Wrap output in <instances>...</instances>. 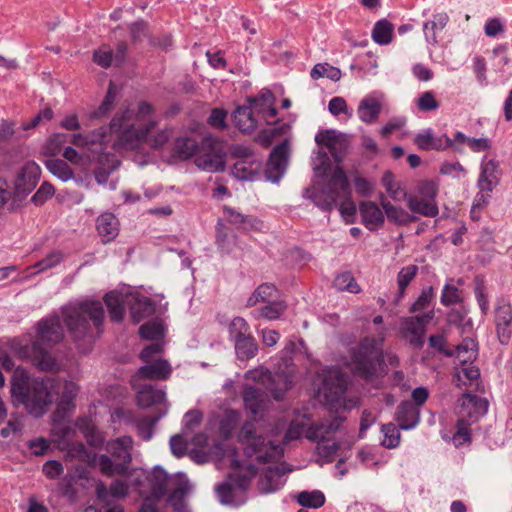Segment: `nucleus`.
Returning <instances> with one entry per match:
<instances>
[{
    "instance_id": "nucleus-1",
    "label": "nucleus",
    "mask_w": 512,
    "mask_h": 512,
    "mask_svg": "<svg viewBox=\"0 0 512 512\" xmlns=\"http://www.w3.org/2000/svg\"><path fill=\"white\" fill-rule=\"evenodd\" d=\"M159 125L156 110L152 104L140 101L134 108L118 111L112 118L109 131L115 135L113 147L134 149L141 139L148 136Z\"/></svg>"
},
{
    "instance_id": "nucleus-2",
    "label": "nucleus",
    "mask_w": 512,
    "mask_h": 512,
    "mask_svg": "<svg viewBox=\"0 0 512 512\" xmlns=\"http://www.w3.org/2000/svg\"><path fill=\"white\" fill-rule=\"evenodd\" d=\"M59 388V383L53 378L33 380L27 386L14 382L11 395L22 403L31 415L40 417L49 409Z\"/></svg>"
},
{
    "instance_id": "nucleus-3",
    "label": "nucleus",
    "mask_w": 512,
    "mask_h": 512,
    "mask_svg": "<svg viewBox=\"0 0 512 512\" xmlns=\"http://www.w3.org/2000/svg\"><path fill=\"white\" fill-rule=\"evenodd\" d=\"M64 311L68 330L76 341L84 338L88 333L89 322L87 317L98 327L101 325L104 316L103 307L98 301H85L68 306Z\"/></svg>"
},
{
    "instance_id": "nucleus-4",
    "label": "nucleus",
    "mask_w": 512,
    "mask_h": 512,
    "mask_svg": "<svg viewBox=\"0 0 512 512\" xmlns=\"http://www.w3.org/2000/svg\"><path fill=\"white\" fill-rule=\"evenodd\" d=\"M415 192L417 196L402 193L408 209L412 213H417L425 217H436L439 214V208L436 203L438 195V186L431 180H422L416 184Z\"/></svg>"
},
{
    "instance_id": "nucleus-5",
    "label": "nucleus",
    "mask_w": 512,
    "mask_h": 512,
    "mask_svg": "<svg viewBox=\"0 0 512 512\" xmlns=\"http://www.w3.org/2000/svg\"><path fill=\"white\" fill-rule=\"evenodd\" d=\"M245 454L248 457L256 456L260 462H268L273 456L280 453L279 447L271 441H266L262 434H259L252 422L245 423L238 435Z\"/></svg>"
},
{
    "instance_id": "nucleus-6",
    "label": "nucleus",
    "mask_w": 512,
    "mask_h": 512,
    "mask_svg": "<svg viewBox=\"0 0 512 512\" xmlns=\"http://www.w3.org/2000/svg\"><path fill=\"white\" fill-rule=\"evenodd\" d=\"M380 342L374 339H365L357 351L353 352L349 363L351 371L363 378H371L381 365Z\"/></svg>"
},
{
    "instance_id": "nucleus-7",
    "label": "nucleus",
    "mask_w": 512,
    "mask_h": 512,
    "mask_svg": "<svg viewBox=\"0 0 512 512\" xmlns=\"http://www.w3.org/2000/svg\"><path fill=\"white\" fill-rule=\"evenodd\" d=\"M434 316V310H430L422 315L403 317L399 325L400 337L413 348L421 349L424 346L427 325Z\"/></svg>"
},
{
    "instance_id": "nucleus-8",
    "label": "nucleus",
    "mask_w": 512,
    "mask_h": 512,
    "mask_svg": "<svg viewBox=\"0 0 512 512\" xmlns=\"http://www.w3.org/2000/svg\"><path fill=\"white\" fill-rule=\"evenodd\" d=\"M195 165L202 171L218 173L225 170V153L212 137H205L195 157Z\"/></svg>"
},
{
    "instance_id": "nucleus-9",
    "label": "nucleus",
    "mask_w": 512,
    "mask_h": 512,
    "mask_svg": "<svg viewBox=\"0 0 512 512\" xmlns=\"http://www.w3.org/2000/svg\"><path fill=\"white\" fill-rule=\"evenodd\" d=\"M249 485L250 478L246 476H229L227 481L219 484L215 490L221 504L240 506L247 501Z\"/></svg>"
},
{
    "instance_id": "nucleus-10",
    "label": "nucleus",
    "mask_w": 512,
    "mask_h": 512,
    "mask_svg": "<svg viewBox=\"0 0 512 512\" xmlns=\"http://www.w3.org/2000/svg\"><path fill=\"white\" fill-rule=\"evenodd\" d=\"M234 153L241 158L234 163L231 169L232 175L239 180L253 181L260 172L261 163L252 157L248 148L238 147Z\"/></svg>"
},
{
    "instance_id": "nucleus-11",
    "label": "nucleus",
    "mask_w": 512,
    "mask_h": 512,
    "mask_svg": "<svg viewBox=\"0 0 512 512\" xmlns=\"http://www.w3.org/2000/svg\"><path fill=\"white\" fill-rule=\"evenodd\" d=\"M16 354L22 359H29L41 371L52 372L60 367L56 359L39 343H34L31 347H21L16 350Z\"/></svg>"
},
{
    "instance_id": "nucleus-12",
    "label": "nucleus",
    "mask_w": 512,
    "mask_h": 512,
    "mask_svg": "<svg viewBox=\"0 0 512 512\" xmlns=\"http://www.w3.org/2000/svg\"><path fill=\"white\" fill-rule=\"evenodd\" d=\"M289 144L287 141L277 145L270 153L266 177L271 182H278L285 173L289 158Z\"/></svg>"
},
{
    "instance_id": "nucleus-13",
    "label": "nucleus",
    "mask_w": 512,
    "mask_h": 512,
    "mask_svg": "<svg viewBox=\"0 0 512 512\" xmlns=\"http://www.w3.org/2000/svg\"><path fill=\"white\" fill-rule=\"evenodd\" d=\"M488 406L489 403L485 398L465 393L458 400V414L461 418L475 422L487 413Z\"/></svg>"
},
{
    "instance_id": "nucleus-14",
    "label": "nucleus",
    "mask_w": 512,
    "mask_h": 512,
    "mask_svg": "<svg viewBox=\"0 0 512 512\" xmlns=\"http://www.w3.org/2000/svg\"><path fill=\"white\" fill-rule=\"evenodd\" d=\"M171 373L172 367L170 363L166 359L158 358L154 361L146 362L145 365L138 369L132 377V385L136 387L137 382L141 379L166 380L170 377Z\"/></svg>"
},
{
    "instance_id": "nucleus-15",
    "label": "nucleus",
    "mask_w": 512,
    "mask_h": 512,
    "mask_svg": "<svg viewBox=\"0 0 512 512\" xmlns=\"http://www.w3.org/2000/svg\"><path fill=\"white\" fill-rule=\"evenodd\" d=\"M347 388V379L339 368L332 367L327 370L319 392L328 400L338 399Z\"/></svg>"
},
{
    "instance_id": "nucleus-16",
    "label": "nucleus",
    "mask_w": 512,
    "mask_h": 512,
    "mask_svg": "<svg viewBox=\"0 0 512 512\" xmlns=\"http://www.w3.org/2000/svg\"><path fill=\"white\" fill-rule=\"evenodd\" d=\"M306 198L311 199L316 206L323 210L332 209L338 199V193L331 184H314L304 192Z\"/></svg>"
},
{
    "instance_id": "nucleus-17",
    "label": "nucleus",
    "mask_w": 512,
    "mask_h": 512,
    "mask_svg": "<svg viewBox=\"0 0 512 512\" xmlns=\"http://www.w3.org/2000/svg\"><path fill=\"white\" fill-rule=\"evenodd\" d=\"M317 144L322 145L329 149L335 161L342 160V154L347 148L348 141L344 134L338 133L335 130L320 131L315 135Z\"/></svg>"
},
{
    "instance_id": "nucleus-18",
    "label": "nucleus",
    "mask_w": 512,
    "mask_h": 512,
    "mask_svg": "<svg viewBox=\"0 0 512 512\" xmlns=\"http://www.w3.org/2000/svg\"><path fill=\"white\" fill-rule=\"evenodd\" d=\"M495 324L498 339L502 344H508L511 338L512 307L505 300H500L495 309Z\"/></svg>"
},
{
    "instance_id": "nucleus-19",
    "label": "nucleus",
    "mask_w": 512,
    "mask_h": 512,
    "mask_svg": "<svg viewBox=\"0 0 512 512\" xmlns=\"http://www.w3.org/2000/svg\"><path fill=\"white\" fill-rule=\"evenodd\" d=\"M359 213L363 225L370 231L381 229L385 223V213L374 201H363L359 204Z\"/></svg>"
},
{
    "instance_id": "nucleus-20",
    "label": "nucleus",
    "mask_w": 512,
    "mask_h": 512,
    "mask_svg": "<svg viewBox=\"0 0 512 512\" xmlns=\"http://www.w3.org/2000/svg\"><path fill=\"white\" fill-rule=\"evenodd\" d=\"M414 143L421 150L445 151L451 146L450 138L446 134L437 136L431 128H427L414 137Z\"/></svg>"
},
{
    "instance_id": "nucleus-21",
    "label": "nucleus",
    "mask_w": 512,
    "mask_h": 512,
    "mask_svg": "<svg viewBox=\"0 0 512 512\" xmlns=\"http://www.w3.org/2000/svg\"><path fill=\"white\" fill-rule=\"evenodd\" d=\"M136 390V402L140 408L147 409L156 405L166 403V392L154 385L140 387L139 382L134 387Z\"/></svg>"
},
{
    "instance_id": "nucleus-22",
    "label": "nucleus",
    "mask_w": 512,
    "mask_h": 512,
    "mask_svg": "<svg viewBox=\"0 0 512 512\" xmlns=\"http://www.w3.org/2000/svg\"><path fill=\"white\" fill-rule=\"evenodd\" d=\"M38 340L35 343L56 344L63 339V330L60 326L59 319L51 317L39 322L37 326Z\"/></svg>"
},
{
    "instance_id": "nucleus-23",
    "label": "nucleus",
    "mask_w": 512,
    "mask_h": 512,
    "mask_svg": "<svg viewBox=\"0 0 512 512\" xmlns=\"http://www.w3.org/2000/svg\"><path fill=\"white\" fill-rule=\"evenodd\" d=\"M449 22V16L445 12L436 13L432 19L423 23V36L429 46L435 47L438 45L439 33L442 32Z\"/></svg>"
},
{
    "instance_id": "nucleus-24",
    "label": "nucleus",
    "mask_w": 512,
    "mask_h": 512,
    "mask_svg": "<svg viewBox=\"0 0 512 512\" xmlns=\"http://www.w3.org/2000/svg\"><path fill=\"white\" fill-rule=\"evenodd\" d=\"M343 419L335 417L331 420L321 421L318 424L311 425L305 433L310 441L332 439V435L340 430Z\"/></svg>"
},
{
    "instance_id": "nucleus-25",
    "label": "nucleus",
    "mask_w": 512,
    "mask_h": 512,
    "mask_svg": "<svg viewBox=\"0 0 512 512\" xmlns=\"http://www.w3.org/2000/svg\"><path fill=\"white\" fill-rule=\"evenodd\" d=\"M40 173V167L36 163H27L17 176L15 186L18 193L27 194L31 192L38 183Z\"/></svg>"
},
{
    "instance_id": "nucleus-26",
    "label": "nucleus",
    "mask_w": 512,
    "mask_h": 512,
    "mask_svg": "<svg viewBox=\"0 0 512 512\" xmlns=\"http://www.w3.org/2000/svg\"><path fill=\"white\" fill-rule=\"evenodd\" d=\"M284 474L285 472L278 467H267L259 479V492L269 494L279 490L285 483Z\"/></svg>"
},
{
    "instance_id": "nucleus-27",
    "label": "nucleus",
    "mask_w": 512,
    "mask_h": 512,
    "mask_svg": "<svg viewBox=\"0 0 512 512\" xmlns=\"http://www.w3.org/2000/svg\"><path fill=\"white\" fill-rule=\"evenodd\" d=\"M500 181V171L495 160H488L482 163L481 173L478 180V187L481 192L490 193Z\"/></svg>"
},
{
    "instance_id": "nucleus-28",
    "label": "nucleus",
    "mask_w": 512,
    "mask_h": 512,
    "mask_svg": "<svg viewBox=\"0 0 512 512\" xmlns=\"http://www.w3.org/2000/svg\"><path fill=\"white\" fill-rule=\"evenodd\" d=\"M128 484L124 481L116 480L108 489L103 482H98L96 485L97 499L104 505H110V498H125L128 495Z\"/></svg>"
},
{
    "instance_id": "nucleus-29",
    "label": "nucleus",
    "mask_w": 512,
    "mask_h": 512,
    "mask_svg": "<svg viewBox=\"0 0 512 512\" xmlns=\"http://www.w3.org/2000/svg\"><path fill=\"white\" fill-rule=\"evenodd\" d=\"M380 204L384 210L387 219L395 225H407L417 220V218L401 206L393 205L387 201L384 195L380 196Z\"/></svg>"
},
{
    "instance_id": "nucleus-30",
    "label": "nucleus",
    "mask_w": 512,
    "mask_h": 512,
    "mask_svg": "<svg viewBox=\"0 0 512 512\" xmlns=\"http://www.w3.org/2000/svg\"><path fill=\"white\" fill-rule=\"evenodd\" d=\"M96 228L103 241L109 242L119 234V221L113 213L105 212L97 218Z\"/></svg>"
},
{
    "instance_id": "nucleus-31",
    "label": "nucleus",
    "mask_w": 512,
    "mask_h": 512,
    "mask_svg": "<svg viewBox=\"0 0 512 512\" xmlns=\"http://www.w3.org/2000/svg\"><path fill=\"white\" fill-rule=\"evenodd\" d=\"M242 396L245 408L255 417L267 408L268 400L254 387H245Z\"/></svg>"
},
{
    "instance_id": "nucleus-32",
    "label": "nucleus",
    "mask_w": 512,
    "mask_h": 512,
    "mask_svg": "<svg viewBox=\"0 0 512 512\" xmlns=\"http://www.w3.org/2000/svg\"><path fill=\"white\" fill-rule=\"evenodd\" d=\"M150 486V496L154 500L161 499L171 480L168 474L161 467H155L147 477Z\"/></svg>"
},
{
    "instance_id": "nucleus-33",
    "label": "nucleus",
    "mask_w": 512,
    "mask_h": 512,
    "mask_svg": "<svg viewBox=\"0 0 512 512\" xmlns=\"http://www.w3.org/2000/svg\"><path fill=\"white\" fill-rule=\"evenodd\" d=\"M132 446V438L129 436H123L109 442L107 449L116 459L121 461L120 464H124L127 467V464L132 460Z\"/></svg>"
},
{
    "instance_id": "nucleus-34",
    "label": "nucleus",
    "mask_w": 512,
    "mask_h": 512,
    "mask_svg": "<svg viewBox=\"0 0 512 512\" xmlns=\"http://www.w3.org/2000/svg\"><path fill=\"white\" fill-rule=\"evenodd\" d=\"M419 409L410 402H403L399 405L396 420L403 430L414 428L419 422Z\"/></svg>"
},
{
    "instance_id": "nucleus-35",
    "label": "nucleus",
    "mask_w": 512,
    "mask_h": 512,
    "mask_svg": "<svg viewBox=\"0 0 512 512\" xmlns=\"http://www.w3.org/2000/svg\"><path fill=\"white\" fill-rule=\"evenodd\" d=\"M256 116L251 104L245 107H238L232 115L234 124L244 132L255 130L259 121Z\"/></svg>"
},
{
    "instance_id": "nucleus-36",
    "label": "nucleus",
    "mask_w": 512,
    "mask_h": 512,
    "mask_svg": "<svg viewBox=\"0 0 512 512\" xmlns=\"http://www.w3.org/2000/svg\"><path fill=\"white\" fill-rule=\"evenodd\" d=\"M173 480L176 486L168 498L172 508L185 504V497L192 490V485L184 473H177Z\"/></svg>"
},
{
    "instance_id": "nucleus-37",
    "label": "nucleus",
    "mask_w": 512,
    "mask_h": 512,
    "mask_svg": "<svg viewBox=\"0 0 512 512\" xmlns=\"http://www.w3.org/2000/svg\"><path fill=\"white\" fill-rule=\"evenodd\" d=\"M382 109L379 100L373 97H365L361 100L357 114L361 121L365 123H373L377 120Z\"/></svg>"
},
{
    "instance_id": "nucleus-38",
    "label": "nucleus",
    "mask_w": 512,
    "mask_h": 512,
    "mask_svg": "<svg viewBox=\"0 0 512 512\" xmlns=\"http://www.w3.org/2000/svg\"><path fill=\"white\" fill-rule=\"evenodd\" d=\"M418 272V267L416 265H407L400 269V271L397 274V286L398 291L396 293V296L393 300L394 305H399L401 300L405 296L406 288L409 286V284L412 282V280L416 277Z\"/></svg>"
},
{
    "instance_id": "nucleus-39",
    "label": "nucleus",
    "mask_w": 512,
    "mask_h": 512,
    "mask_svg": "<svg viewBox=\"0 0 512 512\" xmlns=\"http://www.w3.org/2000/svg\"><path fill=\"white\" fill-rule=\"evenodd\" d=\"M131 305V317L135 323H139L145 317L152 315L155 311L154 303L146 296H134Z\"/></svg>"
},
{
    "instance_id": "nucleus-40",
    "label": "nucleus",
    "mask_w": 512,
    "mask_h": 512,
    "mask_svg": "<svg viewBox=\"0 0 512 512\" xmlns=\"http://www.w3.org/2000/svg\"><path fill=\"white\" fill-rule=\"evenodd\" d=\"M233 341L238 359L249 360L256 355L258 346L251 335L236 338Z\"/></svg>"
},
{
    "instance_id": "nucleus-41",
    "label": "nucleus",
    "mask_w": 512,
    "mask_h": 512,
    "mask_svg": "<svg viewBox=\"0 0 512 512\" xmlns=\"http://www.w3.org/2000/svg\"><path fill=\"white\" fill-rule=\"evenodd\" d=\"M477 354L478 345L471 338H466L459 345H457L454 353L455 357L462 365L474 361L477 357Z\"/></svg>"
},
{
    "instance_id": "nucleus-42",
    "label": "nucleus",
    "mask_w": 512,
    "mask_h": 512,
    "mask_svg": "<svg viewBox=\"0 0 512 512\" xmlns=\"http://www.w3.org/2000/svg\"><path fill=\"white\" fill-rule=\"evenodd\" d=\"M45 166L53 176L62 182L74 179L73 169L62 159H49L45 162Z\"/></svg>"
},
{
    "instance_id": "nucleus-43",
    "label": "nucleus",
    "mask_w": 512,
    "mask_h": 512,
    "mask_svg": "<svg viewBox=\"0 0 512 512\" xmlns=\"http://www.w3.org/2000/svg\"><path fill=\"white\" fill-rule=\"evenodd\" d=\"M479 378H480V371L478 367L469 364V365H463L460 369L456 372V385L458 387L467 386V385H475L476 387L479 386Z\"/></svg>"
},
{
    "instance_id": "nucleus-44",
    "label": "nucleus",
    "mask_w": 512,
    "mask_h": 512,
    "mask_svg": "<svg viewBox=\"0 0 512 512\" xmlns=\"http://www.w3.org/2000/svg\"><path fill=\"white\" fill-rule=\"evenodd\" d=\"M124 296L117 292H109L105 296V303L113 321L120 322L124 316Z\"/></svg>"
},
{
    "instance_id": "nucleus-45",
    "label": "nucleus",
    "mask_w": 512,
    "mask_h": 512,
    "mask_svg": "<svg viewBox=\"0 0 512 512\" xmlns=\"http://www.w3.org/2000/svg\"><path fill=\"white\" fill-rule=\"evenodd\" d=\"M200 145L186 137L177 138L174 145L175 155L181 160L190 159L199 152Z\"/></svg>"
},
{
    "instance_id": "nucleus-46",
    "label": "nucleus",
    "mask_w": 512,
    "mask_h": 512,
    "mask_svg": "<svg viewBox=\"0 0 512 512\" xmlns=\"http://www.w3.org/2000/svg\"><path fill=\"white\" fill-rule=\"evenodd\" d=\"M393 30L394 27L388 20H379L373 28L372 39L379 45H388L392 41Z\"/></svg>"
},
{
    "instance_id": "nucleus-47",
    "label": "nucleus",
    "mask_w": 512,
    "mask_h": 512,
    "mask_svg": "<svg viewBox=\"0 0 512 512\" xmlns=\"http://www.w3.org/2000/svg\"><path fill=\"white\" fill-rule=\"evenodd\" d=\"M79 387L72 381H65L63 383V390L61 392L60 400L57 404L58 410L64 412L74 407V400L78 394Z\"/></svg>"
},
{
    "instance_id": "nucleus-48",
    "label": "nucleus",
    "mask_w": 512,
    "mask_h": 512,
    "mask_svg": "<svg viewBox=\"0 0 512 512\" xmlns=\"http://www.w3.org/2000/svg\"><path fill=\"white\" fill-rule=\"evenodd\" d=\"M64 259V255L61 251L55 250L46 255L45 258L36 262L29 269H35L34 272L30 273V276H34L38 273L44 272L46 270L52 269L59 265Z\"/></svg>"
},
{
    "instance_id": "nucleus-49",
    "label": "nucleus",
    "mask_w": 512,
    "mask_h": 512,
    "mask_svg": "<svg viewBox=\"0 0 512 512\" xmlns=\"http://www.w3.org/2000/svg\"><path fill=\"white\" fill-rule=\"evenodd\" d=\"M317 454L321 464L332 462L339 449V444L334 439L318 440Z\"/></svg>"
},
{
    "instance_id": "nucleus-50",
    "label": "nucleus",
    "mask_w": 512,
    "mask_h": 512,
    "mask_svg": "<svg viewBox=\"0 0 512 512\" xmlns=\"http://www.w3.org/2000/svg\"><path fill=\"white\" fill-rule=\"evenodd\" d=\"M96 465L107 476L122 475L127 471L124 464H115L107 455L102 454L96 458Z\"/></svg>"
},
{
    "instance_id": "nucleus-51",
    "label": "nucleus",
    "mask_w": 512,
    "mask_h": 512,
    "mask_svg": "<svg viewBox=\"0 0 512 512\" xmlns=\"http://www.w3.org/2000/svg\"><path fill=\"white\" fill-rule=\"evenodd\" d=\"M298 503L307 508H320L325 503V496L319 490L303 491L297 496Z\"/></svg>"
},
{
    "instance_id": "nucleus-52",
    "label": "nucleus",
    "mask_w": 512,
    "mask_h": 512,
    "mask_svg": "<svg viewBox=\"0 0 512 512\" xmlns=\"http://www.w3.org/2000/svg\"><path fill=\"white\" fill-rule=\"evenodd\" d=\"M106 133L104 129H99L91 134L84 135L81 133L73 134L71 138L72 144L77 147H87L92 144L102 143L105 141Z\"/></svg>"
},
{
    "instance_id": "nucleus-53",
    "label": "nucleus",
    "mask_w": 512,
    "mask_h": 512,
    "mask_svg": "<svg viewBox=\"0 0 512 512\" xmlns=\"http://www.w3.org/2000/svg\"><path fill=\"white\" fill-rule=\"evenodd\" d=\"M172 131L170 128H161L153 130L147 137L142 138L141 142L147 143L151 148L158 149L163 147L170 139Z\"/></svg>"
},
{
    "instance_id": "nucleus-54",
    "label": "nucleus",
    "mask_w": 512,
    "mask_h": 512,
    "mask_svg": "<svg viewBox=\"0 0 512 512\" xmlns=\"http://www.w3.org/2000/svg\"><path fill=\"white\" fill-rule=\"evenodd\" d=\"M276 288L272 284H261L255 292L248 298L247 306L252 307L260 302H267L274 297Z\"/></svg>"
},
{
    "instance_id": "nucleus-55",
    "label": "nucleus",
    "mask_w": 512,
    "mask_h": 512,
    "mask_svg": "<svg viewBox=\"0 0 512 512\" xmlns=\"http://www.w3.org/2000/svg\"><path fill=\"white\" fill-rule=\"evenodd\" d=\"M115 100H116V91L115 86L111 82L109 84L107 93L100 104V106L91 114V117L93 118H101L106 116L115 106Z\"/></svg>"
},
{
    "instance_id": "nucleus-56",
    "label": "nucleus",
    "mask_w": 512,
    "mask_h": 512,
    "mask_svg": "<svg viewBox=\"0 0 512 512\" xmlns=\"http://www.w3.org/2000/svg\"><path fill=\"white\" fill-rule=\"evenodd\" d=\"M224 215L228 222L238 227H254L255 223L257 222L256 219H252L250 216L244 215L241 212H238L237 210L230 207L224 208Z\"/></svg>"
},
{
    "instance_id": "nucleus-57",
    "label": "nucleus",
    "mask_w": 512,
    "mask_h": 512,
    "mask_svg": "<svg viewBox=\"0 0 512 512\" xmlns=\"http://www.w3.org/2000/svg\"><path fill=\"white\" fill-rule=\"evenodd\" d=\"M140 335L146 340L159 341L165 335V328L161 322H148L139 329Z\"/></svg>"
},
{
    "instance_id": "nucleus-58",
    "label": "nucleus",
    "mask_w": 512,
    "mask_h": 512,
    "mask_svg": "<svg viewBox=\"0 0 512 512\" xmlns=\"http://www.w3.org/2000/svg\"><path fill=\"white\" fill-rule=\"evenodd\" d=\"M334 284L338 290L348 291L353 294H357L361 291L360 286L350 272L339 274L336 277Z\"/></svg>"
},
{
    "instance_id": "nucleus-59",
    "label": "nucleus",
    "mask_w": 512,
    "mask_h": 512,
    "mask_svg": "<svg viewBox=\"0 0 512 512\" xmlns=\"http://www.w3.org/2000/svg\"><path fill=\"white\" fill-rule=\"evenodd\" d=\"M311 77L313 79L327 77L333 81H338L341 78V71L338 68L328 64L319 63L313 67L311 71Z\"/></svg>"
},
{
    "instance_id": "nucleus-60",
    "label": "nucleus",
    "mask_w": 512,
    "mask_h": 512,
    "mask_svg": "<svg viewBox=\"0 0 512 512\" xmlns=\"http://www.w3.org/2000/svg\"><path fill=\"white\" fill-rule=\"evenodd\" d=\"M383 440L382 445L386 448H396L400 443V433L394 424L382 426Z\"/></svg>"
},
{
    "instance_id": "nucleus-61",
    "label": "nucleus",
    "mask_w": 512,
    "mask_h": 512,
    "mask_svg": "<svg viewBox=\"0 0 512 512\" xmlns=\"http://www.w3.org/2000/svg\"><path fill=\"white\" fill-rule=\"evenodd\" d=\"M440 301L444 306L458 304L462 301L461 292L456 286L446 283L443 287Z\"/></svg>"
},
{
    "instance_id": "nucleus-62",
    "label": "nucleus",
    "mask_w": 512,
    "mask_h": 512,
    "mask_svg": "<svg viewBox=\"0 0 512 512\" xmlns=\"http://www.w3.org/2000/svg\"><path fill=\"white\" fill-rule=\"evenodd\" d=\"M440 174L453 179H461L466 176V169L457 161L443 162L439 169Z\"/></svg>"
},
{
    "instance_id": "nucleus-63",
    "label": "nucleus",
    "mask_w": 512,
    "mask_h": 512,
    "mask_svg": "<svg viewBox=\"0 0 512 512\" xmlns=\"http://www.w3.org/2000/svg\"><path fill=\"white\" fill-rule=\"evenodd\" d=\"M287 306L284 302H271L270 304L262 307L259 310V314L261 317L268 320L278 319L286 310Z\"/></svg>"
},
{
    "instance_id": "nucleus-64",
    "label": "nucleus",
    "mask_w": 512,
    "mask_h": 512,
    "mask_svg": "<svg viewBox=\"0 0 512 512\" xmlns=\"http://www.w3.org/2000/svg\"><path fill=\"white\" fill-rule=\"evenodd\" d=\"M434 298V289L432 286H428L422 289L418 298L412 303L410 312L415 313L425 309Z\"/></svg>"
}]
</instances>
